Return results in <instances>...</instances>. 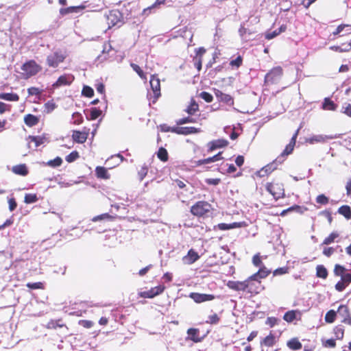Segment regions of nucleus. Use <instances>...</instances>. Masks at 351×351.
Here are the masks:
<instances>
[{
    "mask_svg": "<svg viewBox=\"0 0 351 351\" xmlns=\"http://www.w3.org/2000/svg\"><path fill=\"white\" fill-rule=\"evenodd\" d=\"M228 287L234 291H247L249 293H258L257 287L255 283L252 282L250 277L244 281H228Z\"/></svg>",
    "mask_w": 351,
    "mask_h": 351,
    "instance_id": "1",
    "label": "nucleus"
},
{
    "mask_svg": "<svg viewBox=\"0 0 351 351\" xmlns=\"http://www.w3.org/2000/svg\"><path fill=\"white\" fill-rule=\"evenodd\" d=\"M211 205L205 201H199L191 206V213L197 217H202L206 215L211 210Z\"/></svg>",
    "mask_w": 351,
    "mask_h": 351,
    "instance_id": "2",
    "label": "nucleus"
},
{
    "mask_svg": "<svg viewBox=\"0 0 351 351\" xmlns=\"http://www.w3.org/2000/svg\"><path fill=\"white\" fill-rule=\"evenodd\" d=\"M283 74V71L281 66H276L271 69L265 77V82L266 84H276L278 83Z\"/></svg>",
    "mask_w": 351,
    "mask_h": 351,
    "instance_id": "3",
    "label": "nucleus"
},
{
    "mask_svg": "<svg viewBox=\"0 0 351 351\" xmlns=\"http://www.w3.org/2000/svg\"><path fill=\"white\" fill-rule=\"evenodd\" d=\"M66 56L61 51H55L47 57V64L49 66L56 68L62 62Z\"/></svg>",
    "mask_w": 351,
    "mask_h": 351,
    "instance_id": "4",
    "label": "nucleus"
},
{
    "mask_svg": "<svg viewBox=\"0 0 351 351\" xmlns=\"http://www.w3.org/2000/svg\"><path fill=\"white\" fill-rule=\"evenodd\" d=\"M105 16L109 28L119 25V23H121V14L118 10L109 11L108 13Z\"/></svg>",
    "mask_w": 351,
    "mask_h": 351,
    "instance_id": "5",
    "label": "nucleus"
},
{
    "mask_svg": "<svg viewBox=\"0 0 351 351\" xmlns=\"http://www.w3.org/2000/svg\"><path fill=\"white\" fill-rule=\"evenodd\" d=\"M21 69L27 77H30L38 73L41 68L36 62L32 60L25 63Z\"/></svg>",
    "mask_w": 351,
    "mask_h": 351,
    "instance_id": "6",
    "label": "nucleus"
},
{
    "mask_svg": "<svg viewBox=\"0 0 351 351\" xmlns=\"http://www.w3.org/2000/svg\"><path fill=\"white\" fill-rule=\"evenodd\" d=\"M297 135H298V131L293 135V136L291 138V141L286 146L285 149L282 152V154L276 158V161H278L279 164H282L284 162L285 157L287 156H288L289 154H290L293 152L294 145L295 144V138H296Z\"/></svg>",
    "mask_w": 351,
    "mask_h": 351,
    "instance_id": "7",
    "label": "nucleus"
},
{
    "mask_svg": "<svg viewBox=\"0 0 351 351\" xmlns=\"http://www.w3.org/2000/svg\"><path fill=\"white\" fill-rule=\"evenodd\" d=\"M149 84L152 88V93L154 94V99L153 103H155L156 101L160 96V80L158 77H156L154 75L151 77Z\"/></svg>",
    "mask_w": 351,
    "mask_h": 351,
    "instance_id": "8",
    "label": "nucleus"
},
{
    "mask_svg": "<svg viewBox=\"0 0 351 351\" xmlns=\"http://www.w3.org/2000/svg\"><path fill=\"white\" fill-rule=\"evenodd\" d=\"M337 314L342 317L341 322L351 326V315L348 307L341 304L337 309Z\"/></svg>",
    "mask_w": 351,
    "mask_h": 351,
    "instance_id": "9",
    "label": "nucleus"
},
{
    "mask_svg": "<svg viewBox=\"0 0 351 351\" xmlns=\"http://www.w3.org/2000/svg\"><path fill=\"white\" fill-rule=\"evenodd\" d=\"M74 80V76L71 74H64L60 76L58 80L53 84V88H58L62 86H69Z\"/></svg>",
    "mask_w": 351,
    "mask_h": 351,
    "instance_id": "10",
    "label": "nucleus"
},
{
    "mask_svg": "<svg viewBox=\"0 0 351 351\" xmlns=\"http://www.w3.org/2000/svg\"><path fill=\"white\" fill-rule=\"evenodd\" d=\"M189 297L196 303H202L206 301H211L215 298L213 294L191 293Z\"/></svg>",
    "mask_w": 351,
    "mask_h": 351,
    "instance_id": "11",
    "label": "nucleus"
},
{
    "mask_svg": "<svg viewBox=\"0 0 351 351\" xmlns=\"http://www.w3.org/2000/svg\"><path fill=\"white\" fill-rule=\"evenodd\" d=\"M200 131L201 130L199 128H197L195 127H178L173 128L171 130L172 132L184 135L199 133L200 132Z\"/></svg>",
    "mask_w": 351,
    "mask_h": 351,
    "instance_id": "12",
    "label": "nucleus"
},
{
    "mask_svg": "<svg viewBox=\"0 0 351 351\" xmlns=\"http://www.w3.org/2000/svg\"><path fill=\"white\" fill-rule=\"evenodd\" d=\"M280 165L278 163V161H276V159L271 163L266 165L265 167H263L260 171L257 172V175L259 177H264L265 176H267L268 174L271 173L273 171H274L277 166Z\"/></svg>",
    "mask_w": 351,
    "mask_h": 351,
    "instance_id": "13",
    "label": "nucleus"
},
{
    "mask_svg": "<svg viewBox=\"0 0 351 351\" xmlns=\"http://www.w3.org/2000/svg\"><path fill=\"white\" fill-rule=\"evenodd\" d=\"M164 286H158L151 289L149 291L141 292V296L145 298H152L156 295L161 293L164 291Z\"/></svg>",
    "mask_w": 351,
    "mask_h": 351,
    "instance_id": "14",
    "label": "nucleus"
},
{
    "mask_svg": "<svg viewBox=\"0 0 351 351\" xmlns=\"http://www.w3.org/2000/svg\"><path fill=\"white\" fill-rule=\"evenodd\" d=\"M270 273L266 268H261L256 273L250 276V279L254 281L255 285H260L261 282L258 280L261 278H264Z\"/></svg>",
    "mask_w": 351,
    "mask_h": 351,
    "instance_id": "15",
    "label": "nucleus"
},
{
    "mask_svg": "<svg viewBox=\"0 0 351 351\" xmlns=\"http://www.w3.org/2000/svg\"><path fill=\"white\" fill-rule=\"evenodd\" d=\"M27 140H28V146L29 148H31L32 147L31 145L32 143H33L34 144V147L37 148L40 145L44 144L45 143L47 138L45 136H29L28 137Z\"/></svg>",
    "mask_w": 351,
    "mask_h": 351,
    "instance_id": "16",
    "label": "nucleus"
},
{
    "mask_svg": "<svg viewBox=\"0 0 351 351\" xmlns=\"http://www.w3.org/2000/svg\"><path fill=\"white\" fill-rule=\"evenodd\" d=\"M199 256L198 254L193 250H190L188 252L187 255L184 256L182 258V261L184 264L191 265L199 259Z\"/></svg>",
    "mask_w": 351,
    "mask_h": 351,
    "instance_id": "17",
    "label": "nucleus"
},
{
    "mask_svg": "<svg viewBox=\"0 0 351 351\" xmlns=\"http://www.w3.org/2000/svg\"><path fill=\"white\" fill-rule=\"evenodd\" d=\"M215 95L218 100L223 101L228 105H233V98L230 95L223 93L219 90H215Z\"/></svg>",
    "mask_w": 351,
    "mask_h": 351,
    "instance_id": "18",
    "label": "nucleus"
},
{
    "mask_svg": "<svg viewBox=\"0 0 351 351\" xmlns=\"http://www.w3.org/2000/svg\"><path fill=\"white\" fill-rule=\"evenodd\" d=\"M228 142L225 139H217L208 143V151L212 152L217 148H222L227 146Z\"/></svg>",
    "mask_w": 351,
    "mask_h": 351,
    "instance_id": "19",
    "label": "nucleus"
},
{
    "mask_svg": "<svg viewBox=\"0 0 351 351\" xmlns=\"http://www.w3.org/2000/svg\"><path fill=\"white\" fill-rule=\"evenodd\" d=\"M88 137V133L77 130L73 131V140L77 143H84Z\"/></svg>",
    "mask_w": 351,
    "mask_h": 351,
    "instance_id": "20",
    "label": "nucleus"
},
{
    "mask_svg": "<svg viewBox=\"0 0 351 351\" xmlns=\"http://www.w3.org/2000/svg\"><path fill=\"white\" fill-rule=\"evenodd\" d=\"M112 47L110 43H105L103 46L101 54L97 56V59L100 61L106 60L109 56L110 52L112 51Z\"/></svg>",
    "mask_w": 351,
    "mask_h": 351,
    "instance_id": "21",
    "label": "nucleus"
},
{
    "mask_svg": "<svg viewBox=\"0 0 351 351\" xmlns=\"http://www.w3.org/2000/svg\"><path fill=\"white\" fill-rule=\"evenodd\" d=\"M12 171L17 175L25 176L28 173V170L25 164L15 165L12 167Z\"/></svg>",
    "mask_w": 351,
    "mask_h": 351,
    "instance_id": "22",
    "label": "nucleus"
},
{
    "mask_svg": "<svg viewBox=\"0 0 351 351\" xmlns=\"http://www.w3.org/2000/svg\"><path fill=\"white\" fill-rule=\"evenodd\" d=\"M38 119L36 116L28 114L24 117L25 123L29 127L36 125L38 123Z\"/></svg>",
    "mask_w": 351,
    "mask_h": 351,
    "instance_id": "23",
    "label": "nucleus"
},
{
    "mask_svg": "<svg viewBox=\"0 0 351 351\" xmlns=\"http://www.w3.org/2000/svg\"><path fill=\"white\" fill-rule=\"evenodd\" d=\"M84 9L83 6H71L66 8H61L60 10V13L62 15H66L69 13L73 12H79L80 11Z\"/></svg>",
    "mask_w": 351,
    "mask_h": 351,
    "instance_id": "24",
    "label": "nucleus"
},
{
    "mask_svg": "<svg viewBox=\"0 0 351 351\" xmlns=\"http://www.w3.org/2000/svg\"><path fill=\"white\" fill-rule=\"evenodd\" d=\"M95 173L97 178L101 179H109L110 175L107 169L103 167H97L95 169Z\"/></svg>",
    "mask_w": 351,
    "mask_h": 351,
    "instance_id": "25",
    "label": "nucleus"
},
{
    "mask_svg": "<svg viewBox=\"0 0 351 351\" xmlns=\"http://www.w3.org/2000/svg\"><path fill=\"white\" fill-rule=\"evenodd\" d=\"M297 315H300V311L293 310L289 311L285 313L283 319L287 322H291L296 318Z\"/></svg>",
    "mask_w": 351,
    "mask_h": 351,
    "instance_id": "26",
    "label": "nucleus"
},
{
    "mask_svg": "<svg viewBox=\"0 0 351 351\" xmlns=\"http://www.w3.org/2000/svg\"><path fill=\"white\" fill-rule=\"evenodd\" d=\"M189 115H193L195 112L199 111V106L194 99H191L190 105L184 110Z\"/></svg>",
    "mask_w": 351,
    "mask_h": 351,
    "instance_id": "27",
    "label": "nucleus"
},
{
    "mask_svg": "<svg viewBox=\"0 0 351 351\" xmlns=\"http://www.w3.org/2000/svg\"><path fill=\"white\" fill-rule=\"evenodd\" d=\"M329 138L322 134L313 135L308 139V142L311 144L317 143H324Z\"/></svg>",
    "mask_w": 351,
    "mask_h": 351,
    "instance_id": "28",
    "label": "nucleus"
},
{
    "mask_svg": "<svg viewBox=\"0 0 351 351\" xmlns=\"http://www.w3.org/2000/svg\"><path fill=\"white\" fill-rule=\"evenodd\" d=\"M187 334L190 339L194 342H199L201 339L199 337V330L197 328H189L187 330Z\"/></svg>",
    "mask_w": 351,
    "mask_h": 351,
    "instance_id": "29",
    "label": "nucleus"
},
{
    "mask_svg": "<svg viewBox=\"0 0 351 351\" xmlns=\"http://www.w3.org/2000/svg\"><path fill=\"white\" fill-rule=\"evenodd\" d=\"M0 99L10 101H17L19 99V97L16 93H0Z\"/></svg>",
    "mask_w": 351,
    "mask_h": 351,
    "instance_id": "30",
    "label": "nucleus"
},
{
    "mask_svg": "<svg viewBox=\"0 0 351 351\" xmlns=\"http://www.w3.org/2000/svg\"><path fill=\"white\" fill-rule=\"evenodd\" d=\"M337 312L334 310L328 311L325 315L324 319L326 323L332 324L337 317Z\"/></svg>",
    "mask_w": 351,
    "mask_h": 351,
    "instance_id": "31",
    "label": "nucleus"
},
{
    "mask_svg": "<svg viewBox=\"0 0 351 351\" xmlns=\"http://www.w3.org/2000/svg\"><path fill=\"white\" fill-rule=\"evenodd\" d=\"M337 108V105L334 104L332 101H331L328 98H325L323 104H322V108L324 110H335Z\"/></svg>",
    "mask_w": 351,
    "mask_h": 351,
    "instance_id": "32",
    "label": "nucleus"
},
{
    "mask_svg": "<svg viewBox=\"0 0 351 351\" xmlns=\"http://www.w3.org/2000/svg\"><path fill=\"white\" fill-rule=\"evenodd\" d=\"M338 213L343 216H344L347 219H350L351 218V209L349 206H342L339 210Z\"/></svg>",
    "mask_w": 351,
    "mask_h": 351,
    "instance_id": "33",
    "label": "nucleus"
},
{
    "mask_svg": "<svg viewBox=\"0 0 351 351\" xmlns=\"http://www.w3.org/2000/svg\"><path fill=\"white\" fill-rule=\"evenodd\" d=\"M287 346L293 350H298L302 348V343L297 339H292L287 342Z\"/></svg>",
    "mask_w": 351,
    "mask_h": 351,
    "instance_id": "34",
    "label": "nucleus"
},
{
    "mask_svg": "<svg viewBox=\"0 0 351 351\" xmlns=\"http://www.w3.org/2000/svg\"><path fill=\"white\" fill-rule=\"evenodd\" d=\"M330 49L339 52L349 51L351 50V43L344 44L343 46H331Z\"/></svg>",
    "mask_w": 351,
    "mask_h": 351,
    "instance_id": "35",
    "label": "nucleus"
},
{
    "mask_svg": "<svg viewBox=\"0 0 351 351\" xmlns=\"http://www.w3.org/2000/svg\"><path fill=\"white\" fill-rule=\"evenodd\" d=\"M316 275L319 278L325 279L328 276V271L323 265H317L316 267Z\"/></svg>",
    "mask_w": 351,
    "mask_h": 351,
    "instance_id": "36",
    "label": "nucleus"
},
{
    "mask_svg": "<svg viewBox=\"0 0 351 351\" xmlns=\"http://www.w3.org/2000/svg\"><path fill=\"white\" fill-rule=\"evenodd\" d=\"M62 158L59 156H57L53 160H50L45 164L49 167L55 168V167H60L62 165Z\"/></svg>",
    "mask_w": 351,
    "mask_h": 351,
    "instance_id": "37",
    "label": "nucleus"
},
{
    "mask_svg": "<svg viewBox=\"0 0 351 351\" xmlns=\"http://www.w3.org/2000/svg\"><path fill=\"white\" fill-rule=\"evenodd\" d=\"M44 108V112L49 114L53 112L57 108V105L53 100H51L45 104Z\"/></svg>",
    "mask_w": 351,
    "mask_h": 351,
    "instance_id": "38",
    "label": "nucleus"
},
{
    "mask_svg": "<svg viewBox=\"0 0 351 351\" xmlns=\"http://www.w3.org/2000/svg\"><path fill=\"white\" fill-rule=\"evenodd\" d=\"M275 342L276 341L274 336L272 334H270L263 339V341L261 342V344L270 347L274 346Z\"/></svg>",
    "mask_w": 351,
    "mask_h": 351,
    "instance_id": "39",
    "label": "nucleus"
},
{
    "mask_svg": "<svg viewBox=\"0 0 351 351\" xmlns=\"http://www.w3.org/2000/svg\"><path fill=\"white\" fill-rule=\"evenodd\" d=\"M38 201V197L36 194L27 193L25 195L24 202L26 204H32Z\"/></svg>",
    "mask_w": 351,
    "mask_h": 351,
    "instance_id": "40",
    "label": "nucleus"
},
{
    "mask_svg": "<svg viewBox=\"0 0 351 351\" xmlns=\"http://www.w3.org/2000/svg\"><path fill=\"white\" fill-rule=\"evenodd\" d=\"M191 115H189L187 117H184L179 119L176 121L177 125H183L189 123H195L196 121L195 119L191 117Z\"/></svg>",
    "mask_w": 351,
    "mask_h": 351,
    "instance_id": "41",
    "label": "nucleus"
},
{
    "mask_svg": "<svg viewBox=\"0 0 351 351\" xmlns=\"http://www.w3.org/2000/svg\"><path fill=\"white\" fill-rule=\"evenodd\" d=\"M338 237L339 234L337 232H333L324 240L323 244L329 245L334 242L335 239H337Z\"/></svg>",
    "mask_w": 351,
    "mask_h": 351,
    "instance_id": "42",
    "label": "nucleus"
},
{
    "mask_svg": "<svg viewBox=\"0 0 351 351\" xmlns=\"http://www.w3.org/2000/svg\"><path fill=\"white\" fill-rule=\"evenodd\" d=\"M157 155H158V158H160L162 161L165 162V161H167L168 160L167 152L163 147H160L158 149Z\"/></svg>",
    "mask_w": 351,
    "mask_h": 351,
    "instance_id": "43",
    "label": "nucleus"
},
{
    "mask_svg": "<svg viewBox=\"0 0 351 351\" xmlns=\"http://www.w3.org/2000/svg\"><path fill=\"white\" fill-rule=\"evenodd\" d=\"M335 337L338 339H342L344 335V329L342 326H337L334 329Z\"/></svg>",
    "mask_w": 351,
    "mask_h": 351,
    "instance_id": "44",
    "label": "nucleus"
},
{
    "mask_svg": "<svg viewBox=\"0 0 351 351\" xmlns=\"http://www.w3.org/2000/svg\"><path fill=\"white\" fill-rule=\"evenodd\" d=\"M79 157V153L77 151H73L66 156L65 160L66 162L70 163L76 160Z\"/></svg>",
    "mask_w": 351,
    "mask_h": 351,
    "instance_id": "45",
    "label": "nucleus"
},
{
    "mask_svg": "<svg viewBox=\"0 0 351 351\" xmlns=\"http://www.w3.org/2000/svg\"><path fill=\"white\" fill-rule=\"evenodd\" d=\"M291 210H295V211H296L298 213H303L304 211L307 210V208H302V207H300L299 206H292V207L289 208L287 210H283L282 212L281 215H284L286 213H287L289 211H291Z\"/></svg>",
    "mask_w": 351,
    "mask_h": 351,
    "instance_id": "46",
    "label": "nucleus"
},
{
    "mask_svg": "<svg viewBox=\"0 0 351 351\" xmlns=\"http://www.w3.org/2000/svg\"><path fill=\"white\" fill-rule=\"evenodd\" d=\"M131 67L133 69V70L137 73V74L139 75V77L141 79H146V75L144 73V72L142 71V69L140 68V66L134 63H131L130 64Z\"/></svg>",
    "mask_w": 351,
    "mask_h": 351,
    "instance_id": "47",
    "label": "nucleus"
},
{
    "mask_svg": "<svg viewBox=\"0 0 351 351\" xmlns=\"http://www.w3.org/2000/svg\"><path fill=\"white\" fill-rule=\"evenodd\" d=\"M73 123L75 125H80L83 121V117L79 112H74L72 114Z\"/></svg>",
    "mask_w": 351,
    "mask_h": 351,
    "instance_id": "48",
    "label": "nucleus"
},
{
    "mask_svg": "<svg viewBox=\"0 0 351 351\" xmlns=\"http://www.w3.org/2000/svg\"><path fill=\"white\" fill-rule=\"evenodd\" d=\"M218 227L221 230H226L239 227V225L237 223H230V224L223 223H219L218 225Z\"/></svg>",
    "mask_w": 351,
    "mask_h": 351,
    "instance_id": "49",
    "label": "nucleus"
},
{
    "mask_svg": "<svg viewBox=\"0 0 351 351\" xmlns=\"http://www.w3.org/2000/svg\"><path fill=\"white\" fill-rule=\"evenodd\" d=\"M316 202L322 205H326L329 202V199L325 195L321 194L316 197Z\"/></svg>",
    "mask_w": 351,
    "mask_h": 351,
    "instance_id": "50",
    "label": "nucleus"
},
{
    "mask_svg": "<svg viewBox=\"0 0 351 351\" xmlns=\"http://www.w3.org/2000/svg\"><path fill=\"white\" fill-rule=\"evenodd\" d=\"M202 58L201 56H196L193 58V64L194 66L199 71L202 69Z\"/></svg>",
    "mask_w": 351,
    "mask_h": 351,
    "instance_id": "51",
    "label": "nucleus"
},
{
    "mask_svg": "<svg viewBox=\"0 0 351 351\" xmlns=\"http://www.w3.org/2000/svg\"><path fill=\"white\" fill-rule=\"evenodd\" d=\"M101 114V110L97 108H92L90 109V119L95 120Z\"/></svg>",
    "mask_w": 351,
    "mask_h": 351,
    "instance_id": "52",
    "label": "nucleus"
},
{
    "mask_svg": "<svg viewBox=\"0 0 351 351\" xmlns=\"http://www.w3.org/2000/svg\"><path fill=\"white\" fill-rule=\"evenodd\" d=\"M346 269L341 265H336L334 269V274L337 276H342L345 274Z\"/></svg>",
    "mask_w": 351,
    "mask_h": 351,
    "instance_id": "53",
    "label": "nucleus"
},
{
    "mask_svg": "<svg viewBox=\"0 0 351 351\" xmlns=\"http://www.w3.org/2000/svg\"><path fill=\"white\" fill-rule=\"evenodd\" d=\"M82 95L88 97H91L94 95L93 89L88 86H85L82 89Z\"/></svg>",
    "mask_w": 351,
    "mask_h": 351,
    "instance_id": "54",
    "label": "nucleus"
},
{
    "mask_svg": "<svg viewBox=\"0 0 351 351\" xmlns=\"http://www.w3.org/2000/svg\"><path fill=\"white\" fill-rule=\"evenodd\" d=\"M346 27H349L350 31L348 33H351V25L341 24L337 27L335 32H333V34L337 35L340 34L346 29Z\"/></svg>",
    "mask_w": 351,
    "mask_h": 351,
    "instance_id": "55",
    "label": "nucleus"
},
{
    "mask_svg": "<svg viewBox=\"0 0 351 351\" xmlns=\"http://www.w3.org/2000/svg\"><path fill=\"white\" fill-rule=\"evenodd\" d=\"M341 112L351 117V104H345L342 106Z\"/></svg>",
    "mask_w": 351,
    "mask_h": 351,
    "instance_id": "56",
    "label": "nucleus"
},
{
    "mask_svg": "<svg viewBox=\"0 0 351 351\" xmlns=\"http://www.w3.org/2000/svg\"><path fill=\"white\" fill-rule=\"evenodd\" d=\"M158 9V8L156 7V5L152 4L143 10V15L148 16L150 13L152 12H154Z\"/></svg>",
    "mask_w": 351,
    "mask_h": 351,
    "instance_id": "57",
    "label": "nucleus"
},
{
    "mask_svg": "<svg viewBox=\"0 0 351 351\" xmlns=\"http://www.w3.org/2000/svg\"><path fill=\"white\" fill-rule=\"evenodd\" d=\"M242 64V58L239 56L236 59L230 61V64L232 67L239 68Z\"/></svg>",
    "mask_w": 351,
    "mask_h": 351,
    "instance_id": "58",
    "label": "nucleus"
},
{
    "mask_svg": "<svg viewBox=\"0 0 351 351\" xmlns=\"http://www.w3.org/2000/svg\"><path fill=\"white\" fill-rule=\"evenodd\" d=\"M147 171L148 170L147 167L143 166L141 168V169L138 172L140 181H142L143 178L146 176V175L147 174Z\"/></svg>",
    "mask_w": 351,
    "mask_h": 351,
    "instance_id": "59",
    "label": "nucleus"
},
{
    "mask_svg": "<svg viewBox=\"0 0 351 351\" xmlns=\"http://www.w3.org/2000/svg\"><path fill=\"white\" fill-rule=\"evenodd\" d=\"M288 272V267H283L276 269L274 271L273 274L274 276H278V275H282L285 274H287Z\"/></svg>",
    "mask_w": 351,
    "mask_h": 351,
    "instance_id": "60",
    "label": "nucleus"
},
{
    "mask_svg": "<svg viewBox=\"0 0 351 351\" xmlns=\"http://www.w3.org/2000/svg\"><path fill=\"white\" fill-rule=\"evenodd\" d=\"M29 95H39L41 93V90L36 87H30L27 89Z\"/></svg>",
    "mask_w": 351,
    "mask_h": 351,
    "instance_id": "61",
    "label": "nucleus"
},
{
    "mask_svg": "<svg viewBox=\"0 0 351 351\" xmlns=\"http://www.w3.org/2000/svg\"><path fill=\"white\" fill-rule=\"evenodd\" d=\"M341 280H342L346 286H348L351 282V274L349 273H345L341 277Z\"/></svg>",
    "mask_w": 351,
    "mask_h": 351,
    "instance_id": "62",
    "label": "nucleus"
},
{
    "mask_svg": "<svg viewBox=\"0 0 351 351\" xmlns=\"http://www.w3.org/2000/svg\"><path fill=\"white\" fill-rule=\"evenodd\" d=\"M200 97L206 102H211L213 101V96L207 92H202Z\"/></svg>",
    "mask_w": 351,
    "mask_h": 351,
    "instance_id": "63",
    "label": "nucleus"
},
{
    "mask_svg": "<svg viewBox=\"0 0 351 351\" xmlns=\"http://www.w3.org/2000/svg\"><path fill=\"white\" fill-rule=\"evenodd\" d=\"M278 322V319L274 317H267L266 320V324L269 325L270 327L274 326Z\"/></svg>",
    "mask_w": 351,
    "mask_h": 351,
    "instance_id": "64",
    "label": "nucleus"
}]
</instances>
